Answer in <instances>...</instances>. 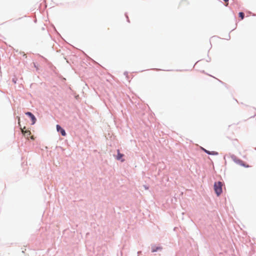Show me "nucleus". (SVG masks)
Instances as JSON below:
<instances>
[{"label": "nucleus", "mask_w": 256, "mask_h": 256, "mask_svg": "<svg viewBox=\"0 0 256 256\" xmlns=\"http://www.w3.org/2000/svg\"><path fill=\"white\" fill-rule=\"evenodd\" d=\"M222 184L220 182H216L214 184V190L218 196L220 195L222 192Z\"/></svg>", "instance_id": "nucleus-1"}, {"label": "nucleus", "mask_w": 256, "mask_h": 256, "mask_svg": "<svg viewBox=\"0 0 256 256\" xmlns=\"http://www.w3.org/2000/svg\"><path fill=\"white\" fill-rule=\"evenodd\" d=\"M25 127H24L23 128H21L22 132L24 136L27 138H28L30 136L31 134V132L30 130H24Z\"/></svg>", "instance_id": "nucleus-2"}, {"label": "nucleus", "mask_w": 256, "mask_h": 256, "mask_svg": "<svg viewBox=\"0 0 256 256\" xmlns=\"http://www.w3.org/2000/svg\"><path fill=\"white\" fill-rule=\"evenodd\" d=\"M26 114L27 116H29L32 120V124H35L36 120V117L34 116V115L30 112H26Z\"/></svg>", "instance_id": "nucleus-3"}, {"label": "nucleus", "mask_w": 256, "mask_h": 256, "mask_svg": "<svg viewBox=\"0 0 256 256\" xmlns=\"http://www.w3.org/2000/svg\"><path fill=\"white\" fill-rule=\"evenodd\" d=\"M56 127L57 131L60 132L62 136H66V132L62 128L60 125L57 124Z\"/></svg>", "instance_id": "nucleus-4"}, {"label": "nucleus", "mask_w": 256, "mask_h": 256, "mask_svg": "<svg viewBox=\"0 0 256 256\" xmlns=\"http://www.w3.org/2000/svg\"><path fill=\"white\" fill-rule=\"evenodd\" d=\"M234 162H236L237 164L246 168H248L249 166L248 165H246L244 163V161H234Z\"/></svg>", "instance_id": "nucleus-5"}, {"label": "nucleus", "mask_w": 256, "mask_h": 256, "mask_svg": "<svg viewBox=\"0 0 256 256\" xmlns=\"http://www.w3.org/2000/svg\"><path fill=\"white\" fill-rule=\"evenodd\" d=\"M160 250H162V248L160 246H152V252H156Z\"/></svg>", "instance_id": "nucleus-6"}, {"label": "nucleus", "mask_w": 256, "mask_h": 256, "mask_svg": "<svg viewBox=\"0 0 256 256\" xmlns=\"http://www.w3.org/2000/svg\"><path fill=\"white\" fill-rule=\"evenodd\" d=\"M203 150L206 152L207 154H212V155H217L218 154L217 152H214V151H212V152H210V151H208V150H207L204 148H203Z\"/></svg>", "instance_id": "nucleus-7"}, {"label": "nucleus", "mask_w": 256, "mask_h": 256, "mask_svg": "<svg viewBox=\"0 0 256 256\" xmlns=\"http://www.w3.org/2000/svg\"><path fill=\"white\" fill-rule=\"evenodd\" d=\"M123 156V154L120 153V150H118V156H117V159L120 160L122 158Z\"/></svg>", "instance_id": "nucleus-8"}, {"label": "nucleus", "mask_w": 256, "mask_h": 256, "mask_svg": "<svg viewBox=\"0 0 256 256\" xmlns=\"http://www.w3.org/2000/svg\"><path fill=\"white\" fill-rule=\"evenodd\" d=\"M239 16L241 18L242 20L244 18V13L242 12H240L238 14Z\"/></svg>", "instance_id": "nucleus-9"}, {"label": "nucleus", "mask_w": 256, "mask_h": 256, "mask_svg": "<svg viewBox=\"0 0 256 256\" xmlns=\"http://www.w3.org/2000/svg\"><path fill=\"white\" fill-rule=\"evenodd\" d=\"M144 188H145L146 190L148 189V187L144 185Z\"/></svg>", "instance_id": "nucleus-10"}, {"label": "nucleus", "mask_w": 256, "mask_h": 256, "mask_svg": "<svg viewBox=\"0 0 256 256\" xmlns=\"http://www.w3.org/2000/svg\"><path fill=\"white\" fill-rule=\"evenodd\" d=\"M141 252H141V251H139V252H138V256L140 254H141Z\"/></svg>", "instance_id": "nucleus-11"}, {"label": "nucleus", "mask_w": 256, "mask_h": 256, "mask_svg": "<svg viewBox=\"0 0 256 256\" xmlns=\"http://www.w3.org/2000/svg\"><path fill=\"white\" fill-rule=\"evenodd\" d=\"M225 2H228V0H224Z\"/></svg>", "instance_id": "nucleus-12"}, {"label": "nucleus", "mask_w": 256, "mask_h": 256, "mask_svg": "<svg viewBox=\"0 0 256 256\" xmlns=\"http://www.w3.org/2000/svg\"><path fill=\"white\" fill-rule=\"evenodd\" d=\"M20 118H18V124H20Z\"/></svg>", "instance_id": "nucleus-13"}]
</instances>
